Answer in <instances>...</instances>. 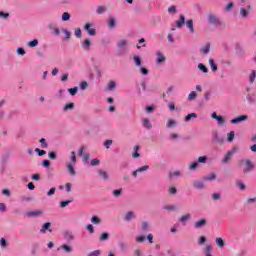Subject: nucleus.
Wrapping results in <instances>:
<instances>
[{
    "mask_svg": "<svg viewBox=\"0 0 256 256\" xmlns=\"http://www.w3.org/2000/svg\"><path fill=\"white\" fill-rule=\"evenodd\" d=\"M129 45V41L125 39H121L117 43V54L125 55L127 53V47Z\"/></svg>",
    "mask_w": 256,
    "mask_h": 256,
    "instance_id": "nucleus-1",
    "label": "nucleus"
},
{
    "mask_svg": "<svg viewBox=\"0 0 256 256\" xmlns=\"http://www.w3.org/2000/svg\"><path fill=\"white\" fill-rule=\"evenodd\" d=\"M245 163V167L243 169V173H251V171H253V169H255V164H253V162L249 159L244 160Z\"/></svg>",
    "mask_w": 256,
    "mask_h": 256,
    "instance_id": "nucleus-2",
    "label": "nucleus"
},
{
    "mask_svg": "<svg viewBox=\"0 0 256 256\" xmlns=\"http://www.w3.org/2000/svg\"><path fill=\"white\" fill-rule=\"evenodd\" d=\"M208 23H210V25H216L217 27H219V25H221V20H219V18H217V15L209 14L208 15Z\"/></svg>",
    "mask_w": 256,
    "mask_h": 256,
    "instance_id": "nucleus-3",
    "label": "nucleus"
},
{
    "mask_svg": "<svg viewBox=\"0 0 256 256\" xmlns=\"http://www.w3.org/2000/svg\"><path fill=\"white\" fill-rule=\"evenodd\" d=\"M235 151H237L236 148L229 150L227 152V154L224 156V158L222 159V163H229V161H231V158L233 157V154L235 153Z\"/></svg>",
    "mask_w": 256,
    "mask_h": 256,
    "instance_id": "nucleus-4",
    "label": "nucleus"
},
{
    "mask_svg": "<svg viewBox=\"0 0 256 256\" xmlns=\"http://www.w3.org/2000/svg\"><path fill=\"white\" fill-rule=\"evenodd\" d=\"M247 119H248V116H247V115H241V116H238V117L232 119V120L230 121V123H231L232 125H237V124H239V123H242V121H247Z\"/></svg>",
    "mask_w": 256,
    "mask_h": 256,
    "instance_id": "nucleus-5",
    "label": "nucleus"
},
{
    "mask_svg": "<svg viewBox=\"0 0 256 256\" xmlns=\"http://www.w3.org/2000/svg\"><path fill=\"white\" fill-rule=\"evenodd\" d=\"M84 29H85V31H87L88 35H90L92 37L97 35V30H95L94 28H91V23H86L84 25Z\"/></svg>",
    "mask_w": 256,
    "mask_h": 256,
    "instance_id": "nucleus-6",
    "label": "nucleus"
},
{
    "mask_svg": "<svg viewBox=\"0 0 256 256\" xmlns=\"http://www.w3.org/2000/svg\"><path fill=\"white\" fill-rule=\"evenodd\" d=\"M207 225V219L202 218L195 222L194 227L195 229H203Z\"/></svg>",
    "mask_w": 256,
    "mask_h": 256,
    "instance_id": "nucleus-7",
    "label": "nucleus"
},
{
    "mask_svg": "<svg viewBox=\"0 0 256 256\" xmlns=\"http://www.w3.org/2000/svg\"><path fill=\"white\" fill-rule=\"evenodd\" d=\"M156 63L157 65H161V63H165V56L163 55V53H161L160 51L156 52Z\"/></svg>",
    "mask_w": 256,
    "mask_h": 256,
    "instance_id": "nucleus-8",
    "label": "nucleus"
},
{
    "mask_svg": "<svg viewBox=\"0 0 256 256\" xmlns=\"http://www.w3.org/2000/svg\"><path fill=\"white\" fill-rule=\"evenodd\" d=\"M185 25V16L181 14L179 16V20L176 21V27L177 29H181Z\"/></svg>",
    "mask_w": 256,
    "mask_h": 256,
    "instance_id": "nucleus-9",
    "label": "nucleus"
},
{
    "mask_svg": "<svg viewBox=\"0 0 256 256\" xmlns=\"http://www.w3.org/2000/svg\"><path fill=\"white\" fill-rule=\"evenodd\" d=\"M27 217H40V215H43V211L36 210V211H30L26 213Z\"/></svg>",
    "mask_w": 256,
    "mask_h": 256,
    "instance_id": "nucleus-10",
    "label": "nucleus"
},
{
    "mask_svg": "<svg viewBox=\"0 0 256 256\" xmlns=\"http://www.w3.org/2000/svg\"><path fill=\"white\" fill-rule=\"evenodd\" d=\"M50 227H51L50 222L44 223L42 228L40 229V233H47V230H49V232L51 233L53 230H51Z\"/></svg>",
    "mask_w": 256,
    "mask_h": 256,
    "instance_id": "nucleus-11",
    "label": "nucleus"
},
{
    "mask_svg": "<svg viewBox=\"0 0 256 256\" xmlns=\"http://www.w3.org/2000/svg\"><path fill=\"white\" fill-rule=\"evenodd\" d=\"M84 51H89V49H91V40L89 39H85L82 43H81Z\"/></svg>",
    "mask_w": 256,
    "mask_h": 256,
    "instance_id": "nucleus-12",
    "label": "nucleus"
},
{
    "mask_svg": "<svg viewBox=\"0 0 256 256\" xmlns=\"http://www.w3.org/2000/svg\"><path fill=\"white\" fill-rule=\"evenodd\" d=\"M189 219H191V214H185L179 219V221L182 223L183 227H185V225H187L186 221H189Z\"/></svg>",
    "mask_w": 256,
    "mask_h": 256,
    "instance_id": "nucleus-13",
    "label": "nucleus"
},
{
    "mask_svg": "<svg viewBox=\"0 0 256 256\" xmlns=\"http://www.w3.org/2000/svg\"><path fill=\"white\" fill-rule=\"evenodd\" d=\"M59 249H62V251H65V253H73V247L67 245V244H63L60 246V248H58V251Z\"/></svg>",
    "mask_w": 256,
    "mask_h": 256,
    "instance_id": "nucleus-14",
    "label": "nucleus"
},
{
    "mask_svg": "<svg viewBox=\"0 0 256 256\" xmlns=\"http://www.w3.org/2000/svg\"><path fill=\"white\" fill-rule=\"evenodd\" d=\"M136 215H135V212L133 211H129L126 213L125 217H124V220L129 222L131 221L132 219H135Z\"/></svg>",
    "mask_w": 256,
    "mask_h": 256,
    "instance_id": "nucleus-15",
    "label": "nucleus"
},
{
    "mask_svg": "<svg viewBox=\"0 0 256 256\" xmlns=\"http://www.w3.org/2000/svg\"><path fill=\"white\" fill-rule=\"evenodd\" d=\"M64 239L66 241H73V239H75V236L73 235V232L66 231V232H64Z\"/></svg>",
    "mask_w": 256,
    "mask_h": 256,
    "instance_id": "nucleus-16",
    "label": "nucleus"
},
{
    "mask_svg": "<svg viewBox=\"0 0 256 256\" xmlns=\"http://www.w3.org/2000/svg\"><path fill=\"white\" fill-rule=\"evenodd\" d=\"M186 27L189 29L190 33H195V27L193 26V20L186 21Z\"/></svg>",
    "mask_w": 256,
    "mask_h": 256,
    "instance_id": "nucleus-17",
    "label": "nucleus"
},
{
    "mask_svg": "<svg viewBox=\"0 0 256 256\" xmlns=\"http://www.w3.org/2000/svg\"><path fill=\"white\" fill-rule=\"evenodd\" d=\"M195 189H205V183L203 181H196L193 183Z\"/></svg>",
    "mask_w": 256,
    "mask_h": 256,
    "instance_id": "nucleus-18",
    "label": "nucleus"
},
{
    "mask_svg": "<svg viewBox=\"0 0 256 256\" xmlns=\"http://www.w3.org/2000/svg\"><path fill=\"white\" fill-rule=\"evenodd\" d=\"M191 119H197V113H190V114L186 115L184 118V121H185V123H189V121H191Z\"/></svg>",
    "mask_w": 256,
    "mask_h": 256,
    "instance_id": "nucleus-19",
    "label": "nucleus"
},
{
    "mask_svg": "<svg viewBox=\"0 0 256 256\" xmlns=\"http://www.w3.org/2000/svg\"><path fill=\"white\" fill-rule=\"evenodd\" d=\"M142 125L145 127V129H151V127H153V125H151V121H149L148 118H144L142 120Z\"/></svg>",
    "mask_w": 256,
    "mask_h": 256,
    "instance_id": "nucleus-20",
    "label": "nucleus"
},
{
    "mask_svg": "<svg viewBox=\"0 0 256 256\" xmlns=\"http://www.w3.org/2000/svg\"><path fill=\"white\" fill-rule=\"evenodd\" d=\"M90 221H91V223H93V225H100L101 218L94 215V216L91 217Z\"/></svg>",
    "mask_w": 256,
    "mask_h": 256,
    "instance_id": "nucleus-21",
    "label": "nucleus"
},
{
    "mask_svg": "<svg viewBox=\"0 0 256 256\" xmlns=\"http://www.w3.org/2000/svg\"><path fill=\"white\" fill-rule=\"evenodd\" d=\"M214 141H216L217 143H220V145H223V143H225V139H223V137L219 136V134H214Z\"/></svg>",
    "mask_w": 256,
    "mask_h": 256,
    "instance_id": "nucleus-22",
    "label": "nucleus"
},
{
    "mask_svg": "<svg viewBox=\"0 0 256 256\" xmlns=\"http://www.w3.org/2000/svg\"><path fill=\"white\" fill-rule=\"evenodd\" d=\"M98 175L104 179V181H107L109 179V174L103 170H98Z\"/></svg>",
    "mask_w": 256,
    "mask_h": 256,
    "instance_id": "nucleus-23",
    "label": "nucleus"
},
{
    "mask_svg": "<svg viewBox=\"0 0 256 256\" xmlns=\"http://www.w3.org/2000/svg\"><path fill=\"white\" fill-rule=\"evenodd\" d=\"M211 49V44L207 43L204 47H202L200 49V51L202 53H204V55H207V53H209V50Z\"/></svg>",
    "mask_w": 256,
    "mask_h": 256,
    "instance_id": "nucleus-24",
    "label": "nucleus"
},
{
    "mask_svg": "<svg viewBox=\"0 0 256 256\" xmlns=\"http://www.w3.org/2000/svg\"><path fill=\"white\" fill-rule=\"evenodd\" d=\"M209 65L213 72L217 71V64H215V60H213V58L209 59Z\"/></svg>",
    "mask_w": 256,
    "mask_h": 256,
    "instance_id": "nucleus-25",
    "label": "nucleus"
},
{
    "mask_svg": "<svg viewBox=\"0 0 256 256\" xmlns=\"http://www.w3.org/2000/svg\"><path fill=\"white\" fill-rule=\"evenodd\" d=\"M198 69L202 71V73H209V69L203 63L198 64Z\"/></svg>",
    "mask_w": 256,
    "mask_h": 256,
    "instance_id": "nucleus-26",
    "label": "nucleus"
},
{
    "mask_svg": "<svg viewBox=\"0 0 256 256\" xmlns=\"http://www.w3.org/2000/svg\"><path fill=\"white\" fill-rule=\"evenodd\" d=\"M236 185L240 189V191H245V189H247V186L241 180L237 181Z\"/></svg>",
    "mask_w": 256,
    "mask_h": 256,
    "instance_id": "nucleus-27",
    "label": "nucleus"
},
{
    "mask_svg": "<svg viewBox=\"0 0 256 256\" xmlns=\"http://www.w3.org/2000/svg\"><path fill=\"white\" fill-rule=\"evenodd\" d=\"M217 179V175L215 173L209 174L208 176L204 177V181H215Z\"/></svg>",
    "mask_w": 256,
    "mask_h": 256,
    "instance_id": "nucleus-28",
    "label": "nucleus"
},
{
    "mask_svg": "<svg viewBox=\"0 0 256 256\" xmlns=\"http://www.w3.org/2000/svg\"><path fill=\"white\" fill-rule=\"evenodd\" d=\"M195 99H197V92L195 91L190 92L188 95V101H195Z\"/></svg>",
    "mask_w": 256,
    "mask_h": 256,
    "instance_id": "nucleus-29",
    "label": "nucleus"
},
{
    "mask_svg": "<svg viewBox=\"0 0 256 256\" xmlns=\"http://www.w3.org/2000/svg\"><path fill=\"white\" fill-rule=\"evenodd\" d=\"M105 11H107V8L105 6H98L96 13H97V15H103V13H105Z\"/></svg>",
    "mask_w": 256,
    "mask_h": 256,
    "instance_id": "nucleus-30",
    "label": "nucleus"
},
{
    "mask_svg": "<svg viewBox=\"0 0 256 256\" xmlns=\"http://www.w3.org/2000/svg\"><path fill=\"white\" fill-rule=\"evenodd\" d=\"M139 146H135L134 147V152L132 153V157H134V159H137L138 157H141V154H139Z\"/></svg>",
    "mask_w": 256,
    "mask_h": 256,
    "instance_id": "nucleus-31",
    "label": "nucleus"
},
{
    "mask_svg": "<svg viewBox=\"0 0 256 256\" xmlns=\"http://www.w3.org/2000/svg\"><path fill=\"white\" fill-rule=\"evenodd\" d=\"M67 169H68V172L70 173V175H76L77 174V172H75V168L73 167V164H68Z\"/></svg>",
    "mask_w": 256,
    "mask_h": 256,
    "instance_id": "nucleus-32",
    "label": "nucleus"
},
{
    "mask_svg": "<svg viewBox=\"0 0 256 256\" xmlns=\"http://www.w3.org/2000/svg\"><path fill=\"white\" fill-rule=\"evenodd\" d=\"M40 143L42 149H47V147H49V144L47 143V140L45 138H41Z\"/></svg>",
    "mask_w": 256,
    "mask_h": 256,
    "instance_id": "nucleus-33",
    "label": "nucleus"
},
{
    "mask_svg": "<svg viewBox=\"0 0 256 256\" xmlns=\"http://www.w3.org/2000/svg\"><path fill=\"white\" fill-rule=\"evenodd\" d=\"M163 209L165 211H175L177 209V207L175 205H165V206H163Z\"/></svg>",
    "mask_w": 256,
    "mask_h": 256,
    "instance_id": "nucleus-34",
    "label": "nucleus"
},
{
    "mask_svg": "<svg viewBox=\"0 0 256 256\" xmlns=\"http://www.w3.org/2000/svg\"><path fill=\"white\" fill-rule=\"evenodd\" d=\"M49 29H52L54 31V35H56V37H59V35H61V30L57 27L52 28V26L49 25Z\"/></svg>",
    "mask_w": 256,
    "mask_h": 256,
    "instance_id": "nucleus-35",
    "label": "nucleus"
},
{
    "mask_svg": "<svg viewBox=\"0 0 256 256\" xmlns=\"http://www.w3.org/2000/svg\"><path fill=\"white\" fill-rule=\"evenodd\" d=\"M70 161L73 163V165H75L77 163V156L75 154V151L71 152Z\"/></svg>",
    "mask_w": 256,
    "mask_h": 256,
    "instance_id": "nucleus-36",
    "label": "nucleus"
},
{
    "mask_svg": "<svg viewBox=\"0 0 256 256\" xmlns=\"http://www.w3.org/2000/svg\"><path fill=\"white\" fill-rule=\"evenodd\" d=\"M142 231H144V232L149 231V222H147V221L142 222Z\"/></svg>",
    "mask_w": 256,
    "mask_h": 256,
    "instance_id": "nucleus-37",
    "label": "nucleus"
},
{
    "mask_svg": "<svg viewBox=\"0 0 256 256\" xmlns=\"http://www.w3.org/2000/svg\"><path fill=\"white\" fill-rule=\"evenodd\" d=\"M216 245L218 247H225V241H223L222 238H216Z\"/></svg>",
    "mask_w": 256,
    "mask_h": 256,
    "instance_id": "nucleus-38",
    "label": "nucleus"
},
{
    "mask_svg": "<svg viewBox=\"0 0 256 256\" xmlns=\"http://www.w3.org/2000/svg\"><path fill=\"white\" fill-rule=\"evenodd\" d=\"M37 45H39V40L37 39L28 42V47H37Z\"/></svg>",
    "mask_w": 256,
    "mask_h": 256,
    "instance_id": "nucleus-39",
    "label": "nucleus"
},
{
    "mask_svg": "<svg viewBox=\"0 0 256 256\" xmlns=\"http://www.w3.org/2000/svg\"><path fill=\"white\" fill-rule=\"evenodd\" d=\"M69 19H71V14H69V12H64L62 14V21H69Z\"/></svg>",
    "mask_w": 256,
    "mask_h": 256,
    "instance_id": "nucleus-40",
    "label": "nucleus"
},
{
    "mask_svg": "<svg viewBox=\"0 0 256 256\" xmlns=\"http://www.w3.org/2000/svg\"><path fill=\"white\" fill-rule=\"evenodd\" d=\"M100 163H101V161L99 159L94 158V159L91 160L90 165L92 167H97V165H99Z\"/></svg>",
    "mask_w": 256,
    "mask_h": 256,
    "instance_id": "nucleus-41",
    "label": "nucleus"
},
{
    "mask_svg": "<svg viewBox=\"0 0 256 256\" xmlns=\"http://www.w3.org/2000/svg\"><path fill=\"white\" fill-rule=\"evenodd\" d=\"M77 91H79L78 87H74V88H69L68 92L70 93V95L75 96L77 95Z\"/></svg>",
    "mask_w": 256,
    "mask_h": 256,
    "instance_id": "nucleus-42",
    "label": "nucleus"
},
{
    "mask_svg": "<svg viewBox=\"0 0 256 256\" xmlns=\"http://www.w3.org/2000/svg\"><path fill=\"white\" fill-rule=\"evenodd\" d=\"M255 77H256V71L252 70L251 75L249 77V83H254L255 82Z\"/></svg>",
    "mask_w": 256,
    "mask_h": 256,
    "instance_id": "nucleus-43",
    "label": "nucleus"
},
{
    "mask_svg": "<svg viewBox=\"0 0 256 256\" xmlns=\"http://www.w3.org/2000/svg\"><path fill=\"white\" fill-rule=\"evenodd\" d=\"M233 139H235V132L234 131H231L230 133H228V138H227V141L229 143H231L233 141Z\"/></svg>",
    "mask_w": 256,
    "mask_h": 256,
    "instance_id": "nucleus-44",
    "label": "nucleus"
},
{
    "mask_svg": "<svg viewBox=\"0 0 256 256\" xmlns=\"http://www.w3.org/2000/svg\"><path fill=\"white\" fill-rule=\"evenodd\" d=\"M74 107H75V104H73L71 102V103L66 104L63 109H64V111H69L71 109H74Z\"/></svg>",
    "mask_w": 256,
    "mask_h": 256,
    "instance_id": "nucleus-45",
    "label": "nucleus"
},
{
    "mask_svg": "<svg viewBox=\"0 0 256 256\" xmlns=\"http://www.w3.org/2000/svg\"><path fill=\"white\" fill-rule=\"evenodd\" d=\"M168 13H169L170 15H175V13H177V7H175V6H170V7L168 8Z\"/></svg>",
    "mask_w": 256,
    "mask_h": 256,
    "instance_id": "nucleus-46",
    "label": "nucleus"
},
{
    "mask_svg": "<svg viewBox=\"0 0 256 256\" xmlns=\"http://www.w3.org/2000/svg\"><path fill=\"white\" fill-rule=\"evenodd\" d=\"M199 167V162H192L189 166L190 171H195Z\"/></svg>",
    "mask_w": 256,
    "mask_h": 256,
    "instance_id": "nucleus-47",
    "label": "nucleus"
},
{
    "mask_svg": "<svg viewBox=\"0 0 256 256\" xmlns=\"http://www.w3.org/2000/svg\"><path fill=\"white\" fill-rule=\"evenodd\" d=\"M35 153H38L39 157H43V155H47V151L41 150L39 148L35 149Z\"/></svg>",
    "mask_w": 256,
    "mask_h": 256,
    "instance_id": "nucleus-48",
    "label": "nucleus"
},
{
    "mask_svg": "<svg viewBox=\"0 0 256 256\" xmlns=\"http://www.w3.org/2000/svg\"><path fill=\"white\" fill-rule=\"evenodd\" d=\"M246 99H247V101H248L249 103H256L255 97H254L253 95H251V94H248V95L246 96Z\"/></svg>",
    "mask_w": 256,
    "mask_h": 256,
    "instance_id": "nucleus-49",
    "label": "nucleus"
},
{
    "mask_svg": "<svg viewBox=\"0 0 256 256\" xmlns=\"http://www.w3.org/2000/svg\"><path fill=\"white\" fill-rule=\"evenodd\" d=\"M134 62H135L136 67H141V57L134 56Z\"/></svg>",
    "mask_w": 256,
    "mask_h": 256,
    "instance_id": "nucleus-50",
    "label": "nucleus"
},
{
    "mask_svg": "<svg viewBox=\"0 0 256 256\" xmlns=\"http://www.w3.org/2000/svg\"><path fill=\"white\" fill-rule=\"evenodd\" d=\"M136 170L138 173H143L144 171H149V165L142 166Z\"/></svg>",
    "mask_w": 256,
    "mask_h": 256,
    "instance_id": "nucleus-51",
    "label": "nucleus"
},
{
    "mask_svg": "<svg viewBox=\"0 0 256 256\" xmlns=\"http://www.w3.org/2000/svg\"><path fill=\"white\" fill-rule=\"evenodd\" d=\"M240 15L241 17L246 18L249 15V11L245 10V8H241Z\"/></svg>",
    "mask_w": 256,
    "mask_h": 256,
    "instance_id": "nucleus-52",
    "label": "nucleus"
},
{
    "mask_svg": "<svg viewBox=\"0 0 256 256\" xmlns=\"http://www.w3.org/2000/svg\"><path fill=\"white\" fill-rule=\"evenodd\" d=\"M216 121H217L218 125H225V118H223V116H218L216 118Z\"/></svg>",
    "mask_w": 256,
    "mask_h": 256,
    "instance_id": "nucleus-53",
    "label": "nucleus"
},
{
    "mask_svg": "<svg viewBox=\"0 0 256 256\" xmlns=\"http://www.w3.org/2000/svg\"><path fill=\"white\" fill-rule=\"evenodd\" d=\"M107 239H109V233L107 232L102 233L100 236V241H107Z\"/></svg>",
    "mask_w": 256,
    "mask_h": 256,
    "instance_id": "nucleus-54",
    "label": "nucleus"
},
{
    "mask_svg": "<svg viewBox=\"0 0 256 256\" xmlns=\"http://www.w3.org/2000/svg\"><path fill=\"white\" fill-rule=\"evenodd\" d=\"M63 33H64V39H71V32H69V30L67 29H62Z\"/></svg>",
    "mask_w": 256,
    "mask_h": 256,
    "instance_id": "nucleus-55",
    "label": "nucleus"
},
{
    "mask_svg": "<svg viewBox=\"0 0 256 256\" xmlns=\"http://www.w3.org/2000/svg\"><path fill=\"white\" fill-rule=\"evenodd\" d=\"M116 22H115V18H110L108 21V26L113 29V27H115Z\"/></svg>",
    "mask_w": 256,
    "mask_h": 256,
    "instance_id": "nucleus-56",
    "label": "nucleus"
},
{
    "mask_svg": "<svg viewBox=\"0 0 256 256\" xmlns=\"http://www.w3.org/2000/svg\"><path fill=\"white\" fill-rule=\"evenodd\" d=\"M99 255H101V250H94V251L88 253L87 256H99Z\"/></svg>",
    "mask_w": 256,
    "mask_h": 256,
    "instance_id": "nucleus-57",
    "label": "nucleus"
},
{
    "mask_svg": "<svg viewBox=\"0 0 256 256\" xmlns=\"http://www.w3.org/2000/svg\"><path fill=\"white\" fill-rule=\"evenodd\" d=\"M175 125H177L175 120H168V123H167V128L168 129H171V127H175Z\"/></svg>",
    "mask_w": 256,
    "mask_h": 256,
    "instance_id": "nucleus-58",
    "label": "nucleus"
},
{
    "mask_svg": "<svg viewBox=\"0 0 256 256\" xmlns=\"http://www.w3.org/2000/svg\"><path fill=\"white\" fill-rule=\"evenodd\" d=\"M69 203H71V200L61 201L60 202V207L63 209L65 207H67V205H69Z\"/></svg>",
    "mask_w": 256,
    "mask_h": 256,
    "instance_id": "nucleus-59",
    "label": "nucleus"
},
{
    "mask_svg": "<svg viewBox=\"0 0 256 256\" xmlns=\"http://www.w3.org/2000/svg\"><path fill=\"white\" fill-rule=\"evenodd\" d=\"M86 229H87V231H89V233H91V234L95 233V228L93 227L92 224H88V225L86 226Z\"/></svg>",
    "mask_w": 256,
    "mask_h": 256,
    "instance_id": "nucleus-60",
    "label": "nucleus"
},
{
    "mask_svg": "<svg viewBox=\"0 0 256 256\" xmlns=\"http://www.w3.org/2000/svg\"><path fill=\"white\" fill-rule=\"evenodd\" d=\"M74 33H75V37H77V39H81L82 32H81L80 28H77Z\"/></svg>",
    "mask_w": 256,
    "mask_h": 256,
    "instance_id": "nucleus-61",
    "label": "nucleus"
},
{
    "mask_svg": "<svg viewBox=\"0 0 256 256\" xmlns=\"http://www.w3.org/2000/svg\"><path fill=\"white\" fill-rule=\"evenodd\" d=\"M207 242V238L205 236H201L198 240L199 245H204Z\"/></svg>",
    "mask_w": 256,
    "mask_h": 256,
    "instance_id": "nucleus-62",
    "label": "nucleus"
},
{
    "mask_svg": "<svg viewBox=\"0 0 256 256\" xmlns=\"http://www.w3.org/2000/svg\"><path fill=\"white\" fill-rule=\"evenodd\" d=\"M198 163H207V156H200L198 158Z\"/></svg>",
    "mask_w": 256,
    "mask_h": 256,
    "instance_id": "nucleus-63",
    "label": "nucleus"
},
{
    "mask_svg": "<svg viewBox=\"0 0 256 256\" xmlns=\"http://www.w3.org/2000/svg\"><path fill=\"white\" fill-rule=\"evenodd\" d=\"M247 203H248V205H253V203H256V197H254V198H248V199H247Z\"/></svg>",
    "mask_w": 256,
    "mask_h": 256,
    "instance_id": "nucleus-64",
    "label": "nucleus"
}]
</instances>
